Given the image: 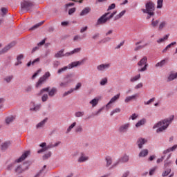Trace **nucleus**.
<instances>
[{"label":"nucleus","mask_w":177,"mask_h":177,"mask_svg":"<svg viewBox=\"0 0 177 177\" xmlns=\"http://www.w3.org/2000/svg\"><path fill=\"white\" fill-rule=\"evenodd\" d=\"M12 47H13V46L12 45V44H10L6 46L0 51V55H2V54H3V53H6V52H8L9 50H10Z\"/></svg>","instance_id":"5701e85b"},{"label":"nucleus","mask_w":177,"mask_h":177,"mask_svg":"<svg viewBox=\"0 0 177 177\" xmlns=\"http://www.w3.org/2000/svg\"><path fill=\"white\" fill-rule=\"evenodd\" d=\"M24 56L22 54H20L19 55L17 56V62L15 64V66H20V64H21L22 62L21 60H23Z\"/></svg>","instance_id":"c756f323"},{"label":"nucleus","mask_w":177,"mask_h":177,"mask_svg":"<svg viewBox=\"0 0 177 177\" xmlns=\"http://www.w3.org/2000/svg\"><path fill=\"white\" fill-rule=\"evenodd\" d=\"M100 101V98L95 97L89 102V104H91V107H93V108L96 107V106H97V104H99Z\"/></svg>","instance_id":"f3484780"},{"label":"nucleus","mask_w":177,"mask_h":177,"mask_svg":"<svg viewBox=\"0 0 177 177\" xmlns=\"http://www.w3.org/2000/svg\"><path fill=\"white\" fill-rule=\"evenodd\" d=\"M39 146L41 149L37 151L38 154H41V153H44L48 150V147L46 146V142H42Z\"/></svg>","instance_id":"a211bd4d"},{"label":"nucleus","mask_w":177,"mask_h":177,"mask_svg":"<svg viewBox=\"0 0 177 177\" xmlns=\"http://www.w3.org/2000/svg\"><path fill=\"white\" fill-rule=\"evenodd\" d=\"M120 96H121L120 93L116 94L109 100V102L105 106L106 110H110L111 108V104H113V103H115L117 100L120 99Z\"/></svg>","instance_id":"f8f14e48"},{"label":"nucleus","mask_w":177,"mask_h":177,"mask_svg":"<svg viewBox=\"0 0 177 177\" xmlns=\"http://www.w3.org/2000/svg\"><path fill=\"white\" fill-rule=\"evenodd\" d=\"M70 82H71V81L69 80H66L65 82H62L59 84V86H61V88H66V86H68V84H70Z\"/></svg>","instance_id":"ea45409f"},{"label":"nucleus","mask_w":177,"mask_h":177,"mask_svg":"<svg viewBox=\"0 0 177 177\" xmlns=\"http://www.w3.org/2000/svg\"><path fill=\"white\" fill-rule=\"evenodd\" d=\"M138 66V73H145L147 71V67H149V64H147V57H142L137 64Z\"/></svg>","instance_id":"423d86ee"},{"label":"nucleus","mask_w":177,"mask_h":177,"mask_svg":"<svg viewBox=\"0 0 177 177\" xmlns=\"http://www.w3.org/2000/svg\"><path fill=\"white\" fill-rule=\"evenodd\" d=\"M167 27V21H162L160 22V25H159V30H162L164 28Z\"/></svg>","instance_id":"603ef678"},{"label":"nucleus","mask_w":177,"mask_h":177,"mask_svg":"<svg viewBox=\"0 0 177 177\" xmlns=\"http://www.w3.org/2000/svg\"><path fill=\"white\" fill-rule=\"evenodd\" d=\"M77 126V122H73L66 129V133H70V132H71L73 131V129H74V128H75V127Z\"/></svg>","instance_id":"393cba45"},{"label":"nucleus","mask_w":177,"mask_h":177,"mask_svg":"<svg viewBox=\"0 0 177 177\" xmlns=\"http://www.w3.org/2000/svg\"><path fill=\"white\" fill-rule=\"evenodd\" d=\"M39 62V58H37L33 61H30L28 64H27V67H30V66H34L35 63H38Z\"/></svg>","instance_id":"49530a36"},{"label":"nucleus","mask_w":177,"mask_h":177,"mask_svg":"<svg viewBox=\"0 0 177 177\" xmlns=\"http://www.w3.org/2000/svg\"><path fill=\"white\" fill-rule=\"evenodd\" d=\"M80 52H81V48H77L70 52L65 53V56L66 57H68L70 56H73V55H77V53H80Z\"/></svg>","instance_id":"2eb2a0df"},{"label":"nucleus","mask_w":177,"mask_h":177,"mask_svg":"<svg viewBox=\"0 0 177 177\" xmlns=\"http://www.w3.org/2000/svg\"><path fill=\"white\" fill-rule=\"evenodd\" d=\"M105 161L106 168H109V167H111V165H113V158H111V156H106L105 158Z\"/></svg>","instance_id":"4be33fe9"},{"label":"nucleus","mask_w":177,"mask_h":177,"mask_svg":"<svg viewBox=\"0 0 177 177\" xmlns=\"http://www.w3.org/2000/svg\"><path fill=\"white\" fill-rule=\"evenodd\" d=\"M82 37H81V35H75L73 37V41L74 42H78L80 41H82Z\"/></svg>","instance_id":"de8ad7c7"},{"label":"nucleus","mask_w":177,"mask_h":177,"mask_svg":"<svg viewBox=\"0 0 177 177\" xmlns=\"http://www.w3.org/2000/svg\"><path fill=\"white\" fill-rule=\"evenodd\" d=\"M111 67V64L110 63H103L97 66L96 68L98 73H104L107 71Z\"/></svg>","instance_id":"9d476101"},{"label":"nucleus","mask_w":177,"mask_h":177,"mask_svg":"<svg viewBox=\"0 0 177 177\" xmlns=\"http://www.w3.org/2000/svg\"><path fill=\"white\" fill-rule=\"evenodd\" d=\"M91 7H86L82 10L80 15V16H86V15L91 12Z\"/></svg>","instance_id":"b1692460"},{"label":"nucleus","mask_w":177,"mask_h":177,"mask_svg":"<svg viewBox=\"0 0 177 177\" xmlns=\"http://www.w3.org/2000/svg\"><path fill=\"white\" fill-rule=\"evenodd\" d=\"M99 37H100V34H99V33H95V34L91 37V38H92V39L96 40V39H97V38H99Z\"/></svg>","instance_id":"774afa93"},{"label":"nucleus","mask_w":177,"mask_h":177,"mask_svg":"<svg viewBox=\"0 0 177 177\" xmlns=\"http://www.w3.org/2000/svg\"><path fill=\"white\" fill-rule=\"evenodd\" d=\"M146 124V119L143 118L140 120H139L136 124V128H140V127H142Z\"/></svg>","instance_id":"2f4dec72"},{"label":"nucleus","mask_w":177,"mask_h":177,"mask_svg":"<svg viewBox=\"0 0 177 177\" xmlns=\"http://www.w3.org/2000/svg\"><path fill=\"white\" fill-rule=\"evenodd\" d=\"M44 92H49V87H46V88H42L38 94L39 96H41V95H42V93H44Z\"/></svg>","instance_id":"680f3d73"},{"label":"nucleus","mask_w":177,"mask_h":177,"mask_svg":"<svg viewBox=\"0 0 177 177\" xmlns=\"http://www.w3.org/2000/svg\"><path fill=\"white\" fill-rule=\"evenodd\" d=\"M138 97V94H134L133 95L127 96L124 99V103H129V102H132V100H136Z\"/></svg>","instance_id":"aec40b11"},{"label":"nucleus","mask_w":177,"mask_h":177,"mask_svg":"<svg viewBox=\"0 0 177 177\" xmlns=\"http://www.w3.org/2000/svg\"><path fill=\"white\" fill-rule=\"evenodd\" d=\"M84 115H85V112H84V111H76L75 113V117L76 118H82V117H84Z\"/></svg>","instance_id":"c9c22d12"},{"label":"nucleus","mask_w":177,"mask_h":177,"mask_svg":"<svg viewBox=\"0 0 177 177\" xmlns=\"http://www.w3.org/2000/svg\"><path fill=\"white\" fill-rule=\"evenodd\" d=\"M15 120H16V118H15V116H13V115L9 116V117L6 118V123L7 124V125H9V124H12V122H13V121H15Z\"/></svg>","instance_id":"7c9ffc66"},{"label":"nucleus","mask_w":177,"mask_h":177,"mask_svg":"<svg viewBox=\"0 0 177 177\" xmlns=\"http://www.w3.org/2000/svg\"><path fill=\"white\" fill-rule=\"evenodd\" d=\"M48 99H49L48 94H44L41 96V102H47Z\"/></svg>","instance_id":"bf43d9fd"},{"label":"nucleus","mask_w":177,"mask_h":177,"mask_svg":"<svg viewBox=\"0 0 177 177\" xmlns=\"http://www.w3.org/2000/svg\"><path fill=\"white\" fill-rule=\"evenodd\" d=\"M31 91H32V86H28L25 88V92H26L27 93L31 92Z\"/></svg>","instance_id":"338daca9"},{"label":"nucleus","mask_w":177,"mask_h":177,"mask_svg":"<svg viewBox=\"0 0 177 177\" xmlns=\"http://www.w3.org/2000/svg\"><path fill=\"white\" fill-rule=\"evenodd\" d=\"M81 86H82V84H81L80 82L77 83L75 86V88H72V90L73 91V92L75 91H78V89H80L81 88Z\"/></svg>","instance_id":"0e129e2a"},{"label":"nucleus","mask_w":177,"mask_h":177,"mask_svg":"<svg viewBox=\"0 0 177 177\" xmlns=\"http://www.w3.org/2000/svg\"><path fill=\"white\" fill-rule=\"evenodd\" d=\"M155 98H151L148 101H145L144 102V104H145V106H149V104H151V103H153V102H154Z\"/></svg>","instance_id":"e2e57ef3"},{"label":"nucleus","mask_w":177,"mask_h":177,"mask_svg":"<svg viewBox=\"0 0 177 177\" xmlns=\"http://www.w3.org/2000/svg\"><path fill=\"white\" fill-rule=\"evenodd\" d=\"M27 169H28V166L17 165L15 169V172L17 174V175H20V174H23V172L27 171Z\"/></svg>","instance_id":"ddd939ff"},{"label":"nucleus","mask_w":177,"mask_h":177,"mask_svg":"<svg viewBox=\"0 0 177 177\" xmlns=\"http://www.w3.org/2000/svg\"><path fill=\"white\" fill-rule=\"evenodd\" d=\"M149 155V150L148 149H142L138 154V157L142 158L143 157H147Z\"/></svg>","instance_id":"a878e982"},{"label":"nucleus","mask_w":177,"mask_h":177,"mask_svg":"<svg viewBox=\"0 0 177 177\" xmlns=\"http://www.w3.org/2000/svg\"><path fill=\"white\" fill-rule=\"evenodd\" d=\"M29 154H30V151H25L24 154L17 160L16 162H14L12 163H10L9 165H8L6 169L8 171H12L13 168H16V167H17V162H21V161H24V160H26V158L28 157Z\"/></svg>","instance_id":"39448f33"},{"label":"nucleus","mask_w":177,"mask_h":177,"mask_svg":"<svg viewBox=\"0 0 177 177\" xmlns=\"http://www.w3.org/2000/svg\"><path fill=\"white\" fill-rule=\"evenodd\" d=\"M147 142V140L145 138H139L137 141V145L139 149H142L143 145Z\"/></svg>","instance_id":"6ab92c4d"},{"label":"nucleus","mask_w":177,"mask_h":177,"mask_svg":"<svg viewBox=\"0 0 177 177\" xmlns=\"http://www.w3.org/2000/svg\"><path fill=\"white\" fill-rule=\"evenodd\" d=\"M111 41V38L108 37L102 39L100 42L102 44H106V42H110Z\"/></svg>","instance_id":"6e6d98bb"},{"label":"nucleus","mask_w":177,"mask_h":177,"mask_svg":"<svg viewBox=\"0 0 177 177\" xmlns=\"http://www.w3.org/2000/svg\"><path fill=\"white\" fill-rule=\"evenodd\" d=\"M129 128H131V123L126 122L122 124H120L118 129V132L119 133H127L128 131H129Z\"/></svg>","instance_id":"1a4fd4ad"},{"label":"nucleus","mask_w":177,"mask_h":177,"mask_svg":"<svg viewBox=\"0 0 177 177\" xmlns=\"http://www.w3.org/2000/svg\"><path fill=\"white\" fill-rule=\"evenodd\" d=\"M176 78H177V73L170 74L168 77V80L169 81H174V80H176Z\"/></svg>","instance_id":"c03bdc74"},{"label":"nucleus","mask_w":177,"mask_h":177,"mask_svg":"<svg viewBox=\"0 0 177 177\" xmlns=\"http://www.w3.org/2000/svg\"><path fill=\"white\" fill-rule=\"evenodd\" d=\"M85 62H86V58H83L80 59V61H75L71 63H70L66 66H64L62 68H60L58 69L57 73L58 75H60V74H63V73H66L67 70H71L75 67H78L80 66H82V64H85Z\"/></svg>","instance_id":"7ed1b4c3"},{"label":"nucleus","mask_w":177,"mask_h":177,"mask_svg":"<svg viewBox=\"0 0 177 177\" xmlns=\"http://www.w3.org/2000/svg\"><path fill=\"white\" fill-rule=\"evenodd\" d=\"M110 15V12H106L102 16H101L96 22V26H102V24H105V23H107L110 19H113L115 15H117V11H114L113 13Z\"/></svg>","instance_id":"20e7f679"},{"label":"nucleus","mask_w":177,"mask_h":177,"mask_svg":"<svg viewBox=\"0 0 177 177\" xmlns=\"http://www.w3.org/2000/svg\"><path fill=\"white\" fill-rule=\"evenodd\" d=\"M176 149H177V145H175L173 147H169V149L163 151V154H168V153H171V151H175Z\"/></svg>","instance_id":"bb28decb"},{"label":"nucleus","mask_w":177,"mask_h":177,"mask_svg":"<svg viewBox=\"0 0 177 177\" xmlns=\"http://www.w3.org/2000/svg\"><path fill=\"white\" fill-rule=\"evenodd\" d=\"M117 113H121V109L120 108H116L113 110H112L110 113V115L111 117H113V114H115Z\"/></svg>","instance_id":"a18cd8bd"},{"label":"nucleus","mask_w":177,"mask_h":177,"mask_svg":"<svg viewBox=\"0 0 177 177\" xmlns=\"http://www.w3.org/2000/svg\"><path fill=\"white\" fill-rule=\"evenodd\" d=\"M48 122V119H44L41 122H39L37 124H36V129H41V128H44L45 124Z\"/></svg>","instance_id":"412c9836"},{"label":"nucleus","mask_w":177,"mask_h":177,"mask_svg":"<svg viewBox=\"0 0 177 177\" xmlns=\"http://www.w3.org/2000/svg\"><path fill=\"white\" fill-rule=\"evenodd\" d=\"M164 2V0H158L157 1V9H162V3Z\"/></svg>","instance_id":"09e8293b"},{"label":"nucleus","mask_w":177,"mask_h":177,"mask_svg":"<svg viewBox=\"0 0 177 177\" xmlns=\"http://www.w3.org/2000/svg\"><path fill=\"white\" fill-rule=\"evenodd\" d=\"M45 168H46V165H44L43 167V169L41 170H40L39 172H38L34 177H43L42 171H44V169H45Z\"/></svg>","instance_id":"4d7b16f0"},{"label":"nucleus","mask_w":177,"mask_h":177,"mask_svg":"<svg viewBox=\"0 0 177 177\" xmlns=\"http://www.w3.org/2000/svg\"><path fill=\"white\" fill-rule=\"evenodd\" d=\"M34 4L30 1L24 0L21 2V10H25V12H29L32 9Z\"/></svg>","instance_id":"6e6552de"},{"label":"nucleus","mask_w":177,"mask_h":177,"mask_svg":"<svg viewBox=\"0 0 177 177\" xmlns=\"http://www.w3.org/2000/svg\"><path fill=\"white\" fill-rule=\"evenodd\" d=\"M30 104H31V106H33L30 108V111H39V109L42 106V105H41V104H35V102H32L30 103Z\"/></svg>","instance_id":"dca6fc26"},{"label":"nucleus","mask_w":177,"mask_h":177,"mask_svg":"<svg viewBox=\"0 0 177 177\" xmlns=\"http://www.w3.org/2000/svg\"><path fill=\"white\" fill-rule=\"evenodd\" d=\"M168 38H169V34L168 35H165L163 37L158 39L156 42L158 44H162V42H164V41H167V39H168Z\"/></svg>","instance_id":"473e14b6"},{"label":"nucleus","mask_w":177,"mask_h":177,"mask_svg":"<svg viewBox=\"0 0 177 177\" xmlns=\"http://www.w3.org/2000/svg\"><path fill=\"white\" fill-rule=\"evenodd\" d=\"M10 146V141H6L1 145V150H6Z\"/></svg>","instance_id":"f704fd0d"},{"label":"nucleus","mask_w":177,"mask_h":177,"mask_svg":"<svg viewBox=\"0 0 177 177\" xmlns=\"http://www.w3.org/2000/svg\"><path fill=\"white\" fill-rule=\"evenodd\" d=\"M170 172H171V169L170 168L167 169L166 171L162 172V177L168 176Z\"/></svg>","instance_id":"864d4df0"},{"label":"nucleus","mask_w":177,"mask_h":177,"mask_svg":"<svg viewBox=\"0 0 177 177\" xmlns=\"http://www.w3.org/2000/svg\"><path fill=\"white\" fill-rule=\"evenodd\" d=\"M176 44V41L171 42L169 45H167L162 50V53H165L167 50H168L171 46H174Z\"/></svg>","instance_id":"e433bc0d"},{"label":"nucleus","mask_w":177,"mask_h":177,"mask_svg":"<svg viewBox=\"0 0 177 177\" xmlns=\"http://www.w3.org/2000/svg\"><path fill=\"white\" fill-rule=\"evenodd\" d=\"M125 13H127V11L125 10H122L115 17V20H120V19H121V17H122Z\"/></svg>","instance_id":"4c0bfd02"},{"label":"nucleus","mask_w":177,"mask_h":177,"mask_svg":"<svg viewBox=\"0 0 177 177\" xmlns=\"http://www.w3.org/2000/svg\"><path fill=\"white\" fill-rule=\"evenodd\" d=\"M44 23H45V21H42L35 25H34L33 26H32L30 30H36V28H38V27H40V26H42V24H44Z\"/></svg>","instance_id":"a19ab883"},{"label":"nucleus","mask_w":177,"mask_h":177,"mask_svg":"<svg viewBox=\"0 0 177 177\" xmlns=\"http://www.w3.org/2000/svg\"><path fill=\"white\" fill-rule=\"evenodd\" d=\"M107 81H108L107 77H104L100 82V84L101 85V86H104V85L107 84Z\"/></svg>","instance_id":"3c124183"},{"label":"nucleus","mask_w":177,"mask_h":177,"mask_svg":"<svg viewBox=\"0 0 177 177\" xmlns=\"http://www.w3.org/2000/svg\"><path fill=\"white\" fill-rule=\"evenodd\" d=\"M41 70L39 69L37 72L34 73V75L32 76V80H35L37 78V76L41 73Z\"/></svg>","instance_id":"69168bd1"},{"label":"nucleus","mask_w":177,"mask_h":177,"mask_svg":"<svg viewBox=\"0 0 177 177\" xmlns=\"http://www.w3.org/2000/svg\"><path fill=\"white\" fill-rule=\"evenodd\" d=\"M138 117H139V115L136 114V113H133L129 118V120H132V121H135V120H136V118H138Z\"/></svg>","instance_id":"052dcab7"},{"label":"nucleus","mask_w":177,"mask_h":177,"mask_svg":"<svg viewBox=\"0 0 177 177\" xmlns=\"http://www.w3.org/2000/svg\"><path fill=\"white\" fill-rule=\"evenodd\" d=\"M167 64V59H162L160 62L156 63L155 65L156 67H164Z\"/></svg>","instance_id":"72a5a7b5"},{"label":"nucleus","mask_w":177,"mask_h":177,"mask_svg":"<svg viewBox=\"0 0 177 177\" xmlns=\"http://www.w3.org/2000/svg\"><path fill=\"white\" fill-rule=\"evenodd\" d=\"M129 161V156L127 154H124L123 156H122L120 158H119L118 160H116L111 167V169H113L114 168H117L120 164L128 162Z\"/></svg>","instance_id":"0eeeda50"},{"label":"nucleus","mask_w":177,"mask_h":177,"mask_svg":"<svg viewBox=\"0 0 177 177\" xmlns=\"http://www.w3.org/2000/svg\"><path fill=\"white\" fill-rule=\"evenodd\" d=\"M175 118V115H171L169 118H167L158 122L156 123L153 126V129H156V133H161V132H164V131H167L168 129V127L172 124V121H174Z\"/></svg>","instance_id":"f257e3e1"},{"label":"nucleus","mask_w":177,"mask_h":177,"mask_svg":"<svg viewBox=\"0 0 177 177\" xmlns=\"http://www.w3.org/2000/svg\"><path fill=\"white\" fill-rule=\"evenodd\" d=\"M82 131H84V129L82 128V126H81V125L77 126L75 129V132H76V133H81V132H82Z\"/></svg>","instance_id":"37998d69"},{"label":"nucleus","mask_w":177,"mask_h":177,"mask_svg":"<svg viewBox=\"0 0 177 177\" xmlns=\"http://www.w3.org/2000/svg\"><path fill=\"white\" fill-rule=\"evenodd\" d=\"M73 92H74V90H73V88L69 89L62 95V97H66V96H68V95H71Z\"/></svg>","instance_id":"8fccbe9b"},{"label":"nucleus","mask_w":177,"mask_h":177,"mask_svg":"<svg viewBox=\"0 0 177 177\" xmlns=\"http://www.w3.org/2000/svg\"><path fill=\"white\" fill-rule=\"evenodd\" d=\"M139 80H140V74H138L137 75L131 77L130 82H136V81H139Z\"/></svg>","instance_id":"58836bf2"},{"label":"nucleus","mask_w":177,"mask_h":177,"mask_svg":"<svg viewBox=\"0 0 177 177\" xmlns=\"http://www.w3.org/2000/svg\"><path fill=\"white\" fill-rule=\"evenodd\" d=\"M158 23H160L159 20H155L154 21V19H153L152 21H151L152 27H157V26H158Z\"/></svg>","instance_id":"13d9d810"},{"label":"nucleus","mask_w":177,"mask_h":177,"mask_svg":"<svg viewBox=\"0 0 177 177\" xmlns=\"http://www.w3.org/2000/svg\"><path fill=\"white\" fill-rule=\"evenodd\" d=\"M52 156V152L48 151L43 156V160H48Z\"/></svg>","instance_id":"5fc2aeb1"},{"label":"nucleus","mask_w":177,"mask_h":177,"mask_svg":"<svg viewBox=\"0 0 177 177\" xmlns=\"http://www.w3.org/2000/svg\"><path fill=\"white\" fill-rule=\"evenodd\" d=\"M13 80V75H8V76H6L5 78H4V81L6 82H7V84H10V82H12V80Z\"/></svg>","instance_id":"79ce46f5"},{"label":"nucleus","mask_w":177,"mask_h":177,"mask_svg":"<svg viewBox=\"0 0 177 177\" xmlns=\"http://www.w3.org/2000/svg\"><path fill=\"white\" fill-rule=\"evenodd\" d=\"M89 160V156L86 155L85 153L82 152L80 153V156L77 159L78 162L82 163V162H86Z\"/></svg>","instance_id":"4468645a"},{"label":"nucleus","mask_w":177,"mask_h":177,"mask_svg":"<svg viewBox=\"0 0 177 177\" xmlns=\"http://www.w3.org/2000/svg\"><path fill=\"white\" fill-rule=\"evenodd\" d=\"M57 93V88L53 87L50 91H48V96L50 97H53Z\"/></svg>","instance_id":"c85d7f7f"},{"label":"nucleus","mask_w":177,"mask_h":177,"mask_svg":"<svg viewBox=\"0 0 177 177\" xmlns=\"http://www.w3.org/2000/svg\"><path fill=\"white\" fill-rule=\"evenodd\" d=\"M142 13L147 15V19L149 20L156 15V4L152 1L145 3V8L141 9Z\"/></svg>","instance_id":"f03ea898"},{"label":"nucleus","mask_w":177,"mask_h":177,"mask_svg":"<svg viewBox=\"0 0 177 177\" xmlns=\"http://www.w3.org/2000/svg\"><path fill=\"white\" fill-rule=\"evenodd\" d=\"M50 77V73L46 72L42 77H41L38 82L36 83V88H39L40 86H42V84L45 82Z\"/></svg>","instance_id":"9b49d317"},{"label":"nucleus","mask_w":177,"mask_h":177,"mask_svg":"<svg viewBox=\"0 0 177 177\" xmlns=\"http://www.w3.org/2000/svg\"><path fill=\"white\" fill-rule=\"evenodd\" d=\"M64 56L66 57V54H64V50H63V49L58 51L55 55V57H56V59H59L60 57H64Z\"/></svg>","instance_id":"cd10ccee"}]
</instances>
